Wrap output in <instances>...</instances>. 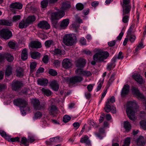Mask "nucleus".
<instances>
[{
  "label": "nucleus",
  "instance_id": "nucleus-21",
  "mask_svg": "<svg viewBox=\"0 0 146 146\" xmlns=\"http://www.w3.org/2000/svg\"><path fill=\"white\" fill-rule=\"evenodd\" d=\"M123 15H124L129 13L131 9V5H123Z\"/></svg>",
  "mask_w": 146,
  "mask_h": 146
},
{
  "label": "nucleus",
  "instance_id": "nucleus-49",
  "mask_svg": "<svg viewBox=\"0 0 146 146\" xmlns=\"http://www.w3.org/2000/svg\"><path fill=\"white\" fill-rule=\"evenodd\" d=\"M48 73L49 74L53 76H55L57 75V72L54 70L50 69L49 70Z\"/></svg>",
  "mask_w": 146,
  "mask_h": 146
},
{
  "label": "nucleus",
  "instance_id": "nucleus-26",
  "mask_svg": "<svg viewBox=\"0 0 146 146\" xmlns=\"http://www.w3.org/2000/svg\"><path fill=\"white\" fill-rule=\"evenodd\" d=\"M28 54L26 48L22 50L21 54V58L23 60H25L28 58Z\"/></svg>",
  "mask_w": 146,
  "mask_h": 146
},
{
  "label": "nucleus",
  "instance_id": "nucleus-31",
  "mask_svg": "<svg viewBox=\"0 0 146 146\" xmlns=\"http://www.w3.org/2000/svg\"><path fill=\"white\" fill-rule=\"evenodd\" d=\"M36 18L34 16H29L26 19V21L29 25L33 23L35 20Z\"/></svg>",
  "mask_w": 146,
  "mask_h": 146
},
{
  "label": "nucleus",
  "instance_id": "nucleus-55",
  "mask_svg": "<svg viewBox=\"0 0 146 146\" xmlns=\"http://www.w3.org/2000/svg\"><path fill=\"white\" fill-rule=\"evenodd\" d=\"M8 45L12 48L14 49L15 47L16 43L12 41H10L8 43Z\"/></svg>",
  "mask_w": 146,
  "mask_h": 146
},
{
  "label": "nucleus",
  "instance_id": "nucleus-33",
  "mask_svg": "<svg viewBox=\"0 0 146 146\" xmlns=\"http://www.w3.org/2000/svg\"><path fill=\"white\" fill-rule=\"evenodd\" d=\"M17 76L19 77H21L23 76V70L21 68H18L16 70Z\"/></svg>",
  "mask_w": 146,
  "mask_h": 146
},
{
  "label": "nucleus",
  "instance_id": "nucleus-48",
  "mask_svg": "<svg viewBox=\"0 0 146 146\" xmlns=\"http://www.w3.org/2000/svg\"><path fill=\"white\" fill-rule=\"evenodd\" d=\"M42 115V112L39 111H37L35 113V117L36 119H40Z\"/></svg>",
  "mask_w": 146,
  "mask_h": 146
},
{
  "label": "nucleus",
  "instance_id": "nucleus-15",
  "mask_svg": "<svg viewBox=\"0 0 146 146\" xmlns=\"http://www.w3.org/2000/svg\"><path fill=\"white\" fill-rule=\"evenodd\" d=\"M48 111L49 114L53 116H55L58 111L57 108L54 105L50 106L49 108Z\"/></svg>",
  "mask_w": 146,
  "mask_h": 146
},
{
  "label": "nucleus",
  "instance_id": "nucleus-11",
  "mask_svg": "<svg viewBox=\"0 0 146 146\" xmlns=\"http://www.w3.org/2000/svg\"><path fill=\"white\" fill-rule=\"evenodd\" d=\"M72 60L70 59L66 58L63 60L62 66L64 68L67 69L70 68L72 67Z\"/></svg>",
  "mask_w": 146,
  "mask_h": 146
},
{
  "label": "nucleus",
  "instance_id": "nucleus-16",
  "mask_svg": "<svg viewBox=\"0 0 146 146\" xmlns=\"http://www.w3.org/2000/svg\"><path fill=\"white\" fill-rule=\"evenodd\" d=\"M86 60L84 59L80 58L76 61V66L78 68H83L86 64Z\"/></svg>",
  "mask_w": 146,
  "mask_h": 146
},
{
  "label": "nucleus",
  "instance_id": "nucleus-28",
  "mask_svg": "<svg viewBox=\"0 0 146 146\" xmlns=\"http://www.w3.org/2000/svg\"><path fill=\"white\" fill-rule=\"evenodd\" d=\"M31 58L34 59L39 58L40 56V54L38 52L35 51L31 53Z\"/></svg>",
  "mask_w": 146,
  "mask_h": 146
},
{
  "label": "nucleus",
  "instance_id": "nucleus-22",
  "mask_svg": "<svg viewBox=\"0 0 146 146\" xmlns=\"http://www.w3.org/2000/svg\"><path fill=\"white\" fill-rule=\"evenodd\" d=\"M136 142L137 145L143 146L145 142L143 137L140 136L137 139Z\"/></svg>",
  "mask_w": 146,
  "mask_h": 146
},
{
  "label": "nucleus",
  "instance_id": "nucleus-44",
  "mask_svg": "<svg viewBox=\"0 0 146 146\" xmlns=\"http://www.w3.org/2000/svg\"><path fill=\"white\" fill-rule=\"evenodd\" d=\"M76 7V9L80 11L82 10L84 8L83 5L80 3H78L77 4Z\"/></svg>",
  "mask_w": 146,
  "mask_h": 146
},
{
  "label": "nucleus",
  "instance_id": "nucleus-30",
  "mask_svg": "<svg viewBox=\"0 0 146 146\" xmlns=\"http://www.w3.org/2000/svg\"><path fill=\"white\" fill-rule=\"evenodd\" d=\"M41 91L42 94L47 96H50L52 94V92L49 89H46L44 88L41 89Z\"/></svg>",
  "mask_w": 146,
  "mask_h": 146
},
{
  "label": "nucleus",
  "instance_id": "nucleus-1",
  "mask_svg": "<svg viewBox=\"0 0 146 146\" xmlns=\"http://www.w3.org/2000/svg\"><path fill=\"white\" fill-rule=\"evenodd\" d=\"M137 104L136 102L129 101L127 102L126 111L130 119L133 121L135 119V111H137Z\"/></svg>",
  "mask_w": 146,
  "mask_h": 146
},
{
  "label": "nucleus",
  "instance_id": "nucleus-14",
  "mask_svg": "<svg viewBox=\"0 0 146 146\" xmlns=\"http://www.w3.org/2000/svg\"><path fill=\"white\" fill-rule=\"evenodd\" d=\"M80 142L81 143H84L86 145L90 146L91 145V141L89 137L87 135H84L80 138Z\"/></svg>",
  "mask_w": 146,
  "mask_h": 146
},
{
  "label": "nucleus",
  "instance_id": "nucleus-13",
  "mask_svg": "<svg viewBox=\"0 0 146 146\" xmlns=\"http://www.w3.org/2000/svg\"><path fill=\"white\" fill-rule=\"evenodd\" d=\"M38 27L40 28L49 29L50 28V25L48 23L45 21H40L38 24Z\"/></svg>",
  "mask_w": 146,
  "mask_h": 146
},
{
  "label": "nucleus",
  "instance_id": "nucleus-2",
  "mask_svg": "<svg viewBox=\"0 0 146 146\" xmlns=\"http://www.w3.org/2000/svg\"><path fill=\"white\" fill-rule=\"evenodd\" d=\"M70 7L69 2L65 1L62 3L61 10L57 12H53L51 13V17L52 20L59 19L64 16L65 15L64 11L67 10Z\"/></svg>",
  "mask_w": 146,
  "mask_h": 146
},
{
  "label": "nucleus",
  "instance_id": "nucleus-25",
  "mask_svg": "<svg viewBox=\"0 0 146 146\" xmlns=\"http://www.w3.org/2000/svg\"><path fill=\"white\" fill-rule=\"evenodd\" d=\"M37 82L38 84L42 86H46L48 83L47 79L45 78L39 79L37 80Z\"/></svg>",
  "mask_w": 146,
  "mask_h": 146
},
{
  "label": "nucleus",
  "instance_id": "nucleus-41",
  "mask_svg": "<svg viewBox=\"0 0 146 146\" xmlns=\"http://www.w3.org/2000/svg\"><path fill=\"white\" fill-rule=\"evenodd\" d=\"M131 142V139L129 137H127L125 139L123 146H129Z\"/></svg>",
  "mask_w": 146,
  "mask_h": 146
},
{
  "label": "nucleus",
  "instance_id": "nucleus-45",
  "mask_svg": "<svg viewBox=\"0 0 146 146\" xmlns=\"http://www.w3.org/2000/svg\"><path fill=\"white\" fill-rule=\"evenodd\" d=\"M21 19V16L20 15H15L14 16L12 19L13 22H16Z\"/></svg>",
  "mask_w": 146,
  "mask_h": 146
},
{
  "label": "nucleus",
  "instance_id": "nucleus-17",
  "mask_svg": "<svg viewBox=\"0 0 146 146\" xmlns=\"http://www.w3.org/2000/svg\"><path fill=\"white\" fill-rule=\"evenodd\" d=\"M29 46L32 48H38L42 46L41 43L38 41H32L29 44Z\"/></svg>",
  "mask_w": 146,
  "mask_h": 146
},
{
  "label": "nucleus",
  "instance_id": "nucleus-12",
  "mask_svg": "<svg viewBox=\"0 0 146 146\" xmlns=\"http://www.w3.org/2000/svg\"><path fill=\"white\" fill-rule=\"evenodd\" d=\"M129 86L128 84L125 85L121 92V95L122 98L126 96L127 95L129 92Z\"/></svg>",
  "mask_w": 146,
  "mask_h": 146
},
{
  "label": "nucleus",
  "instance_id": "nucleus-8",
  "mask_svg": "<svg viewBox=\"0 0 146 146\" xmlns=\"http://www.w3.org/2000/svg\"><path fill=\"white\" fill-rule=\"evenodd\" d=\"M105 111L108 113L110 111L113 113H115L116 110L115 107L113 105H111V104L109 101H108L106 103V104L104 108Z\"/></svg>",
  "mask_w": 146,
  "mask_h": 146
},
{
  "label": "nucleus",
  "instance_id": "nucleus-47",
  "mask_svg": "<svg viewBox=\"0 0 146 146\" xmlns=\"http://www.w3.org/2000/svg\"><path fill=\"white\" fill-rule=\"evenodd\" d=\"M104 79H103L102 81H101V80H100L99 82L98 83V86L97 88V91H98L101 89L102 85L103 83V80Z\"/></svg>",
  "mask_w": 146,
  "mask_h": 146
},
{
  "label": "nucleus",
  "instance_id": "nucleus-24",
  "mask_svg": "<svg viewBox=\"0 0 146 146\" xmlns=\"http://www.w3.org/2000/svg\"><path fill=\"white\" fill-rule=\"evenodd\" d=\"M50 85L54 90L55 91L58 90L59 87L57 81L55 80L52 81L50 84Z\"/></svg>",
  "mask_w": 146,
  "mask_h": 146
},
{
  "label": "nucleus",
  "instance_id": "nucleus-54",
  "mask_svg": "<svg viewBox=\"0 0 146 146\" xmlns=\"http://www.w3.org/2000/svg\"><path fill=\"white\" fill-rule=\"evenodd\" d=\"M46 104L45 103L41 104H39L37 110H40L42 109H44L45 108Z\"/></svg>",
  "mask_w": 146,
  "mask_h": 146
},
{
  "label": "nucleus",
  "instance_id": "nucleus-58",
  "mask_svg": "<svg viewBox=\"0 0 146 146\" xmlns=\"http://www.w3.org/2000/svg\"><path fill=\"white\" fill-rule=\"evenodd\" d=\"M30 89L29 88H24L21 91L22 93L24 94H29V92L30 91Z\"/></svg>",
  "mask_w": 146,
  "mask_h": 146
},
{
  "label": "nucleus",
  "instance_id": "nucleus-23",
  "mask_svg": "<svg viewBox=\"0 0 146 146\" xmlns=\"http://www.w3.org/2000/svg\"><path fill=\"white\" fill-rule=\"evenodd\" d=\"M23 7L22 5L19 3L15 2L12 3L10 5V7L13 9H21Z\"/></svg>",
  "mask_w": 146,
  "mask_h": 146
},
{
  "label": "nucleus",
  "instance_id": "nucleus-34",
  "mask_svg": "<svg viewBox=\"0 0 146 146\" xmlns=\"http://www.w3.org/2000/svg\"><path fill=\"white\" fill-rule=\"evenodd\" d=\"M126 37L129 38V41L132 43H133L135 41L136 38L135 35L132 34L127 35Z\"/></svg>",
  "mask_w": 146,
  "mask_h": 146
},
{
  "label": "nucleus",
  "instance_id": "nucleus-32",
  "mask_svg": "<svg viewBox=\"0 0 146 146\" xmlns=\"http://www.w3.org/2000/svg\"><path fill=\"white\" fill-rule=\"evenodd\" d=\"M0 25L11 26L12 25V23L8 21L0 20Z\"/></svg>",
  "mask_w": 146,
  "mask_h": 146
},
{
  "label": "nucleus",
  "instance_id": "nucleus-64",
  "mask_svg": "<svg viewBox=\"0 0 146 146\" xmlns=\"http://www.w3.org/2000/svg\"><path fill=\"white\" fill-rule=\"evenodd\" d=\"M60 62L58 60H55L54 61L53 64L54 66L56 67L58 66L60 64Z\"/></svg>",
  "mask_w": 146,
  "mask_h": 146
},
{
  "label": "nucleus",
  "instance_id": "nucleus-53",
  "mask_svg": "<svg viewBox=\"0 0 146 146\" xmlns=\"http://www.w3.org/2000/svg\"><path fill=\"white\" fill-rule=\"evenodd\" d=\"M75 72L77 74L83 75V72L84 71L82 68H78L76 70Z\"/></svg>",
  "mask_w": 146,
  "mask_h": 146
},
{
  "label": "nucleus",
  "instance_id": "nucleus-35",
  "mask_svg": "<svg viewBox=\"0 0 146 146\" xmlns=\"http://www.w3.org/2000/svg\"><path fill=\"white\" fill-rule=\"evenodd\" d=\"M33 103L34 109L37 110V108L38 107L40 103L39 100L36 99H33Z\"/></svg>",
  "mask_w": 146,
  "mask_h": 146
},
{
  "label": "nucleus",
  "instance_id": "nucleus-3",
  "mask_svg": "<svg viewBox=\"0 0 146 146\" xmlns=\"http://www.w3.org/2000/svg\"><path fill=\"white\" fill-rule=\"evenodd\" d=\"M109 55V54L107 51L98 49L97 52L93 55V58L94 60L92 61L91 63L92 65H94L96 64V62H102L104 59H106Z\"/></svg>",
  "mask_w": 146,
  "mask_h": 146
},
{
  "label": "nucleus",
  "instance_id": "nucleus-10",
  "mask_svg": "<svg viewBox=\"0 0 146 146\" xmlns=\"http://www.w3.org/2000/svg\"><path fill=\"white\" fill-rule=\"evenodd\" d=\"M132 91L134 94L137 97V98L140 99H144V97L143 95L141 93L138 88L133 87L132 88Z\"/></svg>",
  "mask_w": 146,
  "mask_h": 146
},
{
  "label": "nucleus",
  "instance_id": "nucleus-52",
  "mask_svg": "<svg viewBox=\"0 0 146 146\" xmlns=\"http://www.w3.org/2000/svg\"><path fill=\"white\" fill-rule=\"evenodd\" d=\"M140 124L144 129H146V120L141 121L140 122Z\"/></svg>",
  "mask_w": 146,
  "mask_h": 146
},
{
  "label": "nucleus",
  "instance_id": "nucleus-40",
  "mask_svg": "<svg viewBox=\"0 0 146 146\" xmlns=\"http://www.w3.org/2000/svg\"><path fill=\"white\" fill-rule=\"evenodd\" d=\"M44 44L46 47L47 48H49L52 45H54V42L52 40H47L45 42Z\"/></svg>",
  "mask_w": 146,
  "mask_h": 146
},
{
  "label": "nucleus",
  "instance_id": "nucleus-61",
  "mask_svg": "<svg viewBox=\"0 0 146 146\" xmlns=\"http://www.w3.org/2000/svg\"><path fill=\"white\" fill-rule=\"evenodd\" d=\"M133 28V26L131 25L127 31V35L132 34V33Z\"/></svg>",
  "mask_w": 146,
  "mask_h": 146
},
{
  "label": "nucleus",
  "instance_id": "nucleus-62",
  "mask_svg": "<svg viewBox=\"0 0 146 146\" xmlns=\"http://www.w3.org/2000/svg\"><path fill=\"white\" fill-rule=\"evenodd\" d=\"M116 42V40H113L109 42L108 43V44L110 46H113L115 45Z\"/></svg>",
  "mask_w": 146,
  "mask_h": 146
},
{
  "label": "nucleus",
  "instance_id": "nucleus-46",
  "mask_svg": "<svg viewBox=\"0 0 146 146\" xmlns=\"http://www.w3.org/2000/svg\"><path fill=\"white\" fill-rule=\"evenodd\" d=\"M71 117L68 115H65L64 116L63 121L64 123H67L71 119Z\"/></svg>",
  "mask_w": 146,
  "mask_h": 146
},
{
  "label": "nucleus",
  "instance_id": "nucleus-20",
  "mask_svg": "<svg viewBox=\"0 0 146 146\" xmlns=\"http://www.w3.org/2000/svg\"><path fill=\"white\" fill-rule=\"evenodd\" d=\"M133 77L135 80L139 84H141L145 82V81L143 79L142 76L139 74H135L133 75Z\"/></svg>",
  "mask_w": 146,
  "mask_h": 146
},
{
  "label": "nucleus",
  "instance_id": "nucleus-63",
  "mask_svg": "<svg viewBox=\"0 0 146 146\" xmlns=\"http://www.w3.org/2000/svg\"><path fill=\"white\" fill-rule=\"evenodd\" d=\"M80 43L82 45H85L86 44V40L84 38H81L80 40Z\"/></svg>",
  "mask_w": 146,
  "mask_h": 146
},
{
  "label": "nucleus",
  "instance_id": "nucleus-56",
  "mask_svg": "<svg viewBox=\"0 0 146 146\" xmlns=\"http://www.w3.org/2000/svg\"><path fill=\"white\" fill-rule=\"evenodd\" d=\"M115 66V64H113L112 63H111L109 64L108 65L107 69L108 70H110L111 68H114Z\"/></svg>",
  "mask_w": 146,
  "mask_h": 146
},
{
  "label": "nucleus",
  "instance_id": "nucleus-5",
  "mask_svg": "<svg viewBox=\"0 0 146 146\" xmlns=\"http://www.w3.org/2000/svg\"><path fill=\"white\" fill-rule=\"evenodd\" d=\"M63 41L66 46H71L75 43L76 40L73 38L72 36L70 34L65 35L63 38Z\"/></svg>",
  "mask_w": 146,
  "mask_h": 146
},
{
  "label": "nucleus",
  "instance_id": "nucleus-6",
  "mask_svg": "<svg viewBox=\"0 0 146 146\" xmlns=\"http://www.w3.org/2000/svg\"><path fill=\"white\" fill-rule=\"evenodd\" d=\"M0 36L4 39L7 40L12 36V34L9 29H3L0 31Z\"/></svg>",
  "mask_w": 146,
  "mask_h": 146
},
{
  "label": "nucleus",
  "instance_id": "nucleus-43",
  "mask_svg": "<svg viewBox=\"0 0 146 146\" xmlns=\"http://www.w3.org/2000/svg\"><path fill=\"white\" fill-rule=\"evenodd\" d=\"M36 63L35 62H32L30 65V68L31 71L32 72H33L36 68Z\"/></svg>",
  "mask_w": 146,
  "mask_h": 146
},
{
  "label": "nucleus",
  "instance_id": "nucleus-7",
  "mask_svg": "<svg viewBox=\"0 0 146 146\" xmlns=\"http://www.w3.org/2000/svg\"><path fill=\"white\" fill-rule=\"evenodd\" d=\"M82 78L81 76H76L70 78L68 77L64 78V80L66 82H69L70 84H74L81 82L82 80Z\"/></svg>",
  "mask_w": 146,
  "mask_h": 146
},
{
  "label": "nucleus",
  "instance_id": "nucleus-37",
  "mask_svg": "<svg viewBox=\"0 0 146 146\" xmlns=\"http://www.w3.org/2000/svg\"><path fill=\"white\" fill-rule=\"evenodd\" d=\"M12 73V68L10 66H8L5 71V75L8 76H10Z\"/></svg>",
  "mask_w": 146,
  "mask_h": 146
},
{
  "label": "nucleus",
  "instance_id": "nucleus-50",
  "mask_svg": "<svg viewBox=\"0 0 146 146\" xmlns=\"http://www.w3.org/2000/svg\"><path fill=\"white\" fill-rule=\"evenodd\" d=\"M49 58L48 55H44L42 58V61L45 64L47 63L49 61Z\"/></svg>",
  "mask_w": 146,
  "mask_h": 146
},
{
  "label": "nucleus",
  "instance_id": "nucleus-59",
  "mask_svg": "<svg viewBox=\"0 0 146 146\" xmlns=\"http://www.w3.org/2000/svg\"><path fill=\"white\" fill-rule=\"evenodd\" d=\"M92 75L91 73L89 71H84L83 72V76H90Z\"/></svg>",
  "mask_w": 146,
  "mask_h": 146
},
{
  "label": "nucleus",
  "instance_id": "nucleus-60",
  "mask_svg": "<svg viewBox=\"0 0 146 146\" xmlns=\"http://www.w3.org/2000/svg\"><path fill=\"white\" fill-rule=\"evenodd\" d=\"M44 71V69L42 67L39 68L36 71V74H38L40 73L43 72Z\"/></svg>",
  "mask_w": 146,
  "mask_h": 146
},
{
  "label": "nucleus",
  "instance_id": "nucleus-9",
  "mask_svg": "<svg viewBox=\"0 0 146 146\" xmlns=\"http://www.w3.org/2000/svg\"><path fill=\"white\" fill-rule=\"evenodd\" d=\"M12 88L13 90L17 91L23 86L22 81L18 80H14L12 82Z\"/></svg>",
  "mask_w": 146,
  "mask_h": 146
},
{
  "label": "nucleus",
  "instance_id": "nucleus-29",
  "mask_svg": "<svg viewBox=\"0 0 146 146\" xmlns=\"http://www.w3.org/2000/svg\"><path fill=\"white\" fill-rule=\"evenodd\" d=\"M54 54L58 56H61L65 54L64 51H62L60 49L56 48L53 50Z\"/></svg>",
  "mask_w": 146,
  "mask_h": 146
},
{
  "label": "nucleus",
  "instance_id": "nucleus-27",
  "mask_svg": "<svg viewBox=\"0 0 146 146\" xmlns=\"http://www.w3.org/2000/svg\"><path fill=\"white\" fill-rule=\"evenodd\" d=\"M26 20H22L19 23V27L20 29L25 28L29 26Z\"/></svg>",
  "mask_w": 146,
  "mask_h": 146
},
{
  "label": "nucleus",
  "instance_id": "nucleus-36",
  "mask_svg": "<svg viewBox=\"0 0 146 146\" xmlns=\"http://www.w3.org/2000/svg\"><path fill=\"white\" fill-rule=\"evenodd\" d=\"M124 127L126 131L128 132L131 129V126L129 122L125 121L124 123Z\"/></svg>",
  "mask_w": 146,
  "mask_h": 146
},
{
  "label": "nucleus",
  "instance_id": "nucleus-51",
  "mask_svg": "<svg viewBox=\"0 0 146 146\" xmlns=\"http://www.w3.org/2000/svg\"><path fill=\"white\" fill-rule=\"evenodd\" d=\"M143 47V43L142 42H140L135 49V52H137L139 50Z\"/></svg>",
  "mask_w": 146,
  "mask_h": 146
},
{
  "label": "nucleus",
  "instance_id": "nucleus-4",
  "mask_svg": "<svg viewBox=\"0 0 146 146\" xmlns=\"http://www.w3.org/2000/svg\"><path fill=\"white\" fill-rule=\"evenodd\" d=\"M14 105L19 106L20 108L21 111L22 115H26V112L24 110V108L26 106L27 104V101L24 99L19 98L15 100L13 102Z\"/></svg>",
  "mask_w": 146,
  "mask_h": 146
},
{
  "label": "nucleus",
  "instance_id": "nucleus-19",
  "mask_svg": "<svg viewBox=\"0 0 146 146\" xmlns=\"http://www.w3.org/2000/svg\"><path fill=\"white\" fill-rule=\"evenodd\" d=\"M5 56L7 57L9 56L11 58L10 59H7V61L9 62H11L13 60V57L11 54L9 53H5L0 54V62L2 61L5 59Z\"/></svg>",
  "mask_w": 146,
  "mask_h": 146
},
{
  "label": "nucleus",
  "instance_id": "nucleus-39",
  "mask_svg": "<svg viewBox=\"0 0 146 146\" xmlns=\"http://www.w3.org/2000/svg\"><path fill=\"white\" fill-rule=\"evenodd\" d=\"M48 3H49L48 0H43L40 3L42 8H44L46 7L48 5Z\"/></svg>",
  "mask_w": 146,
  "mask_h": 146
},
{
  "label": "nucleus",
  "instance_id": "nucleus-38",
  "mask_svg": "<svg viewBox=\"0 0 146 146\" xmlns=\"http://www.w3.org/2000/svg\"><path fill=\"white\" fill-rule=\"evenodd\" d=\"M50 140L52 143H58L60 141V137L58 136L50 138Z\"/></svg>",
  "mask_w": 146,
  "mask_h": 146
},
{
  "label": "nucleus",
  "instance_id": "nucleus-57",
  "mask_svg": "<svg viewBox=\"0 0 146 146\" xmlns=\"http://www.w3.org/2000/svg\"><path fill=\"white\" fill-rule=\"evenodd\" d=\"M129 19V17L128 16L126 15L123 17L122 21L124 23H126L128 21Z\"/></svg>",
  "mask_w": 146,
  "mask_h": 146
},
{
  "label": "nucleus",
  "instance_id": "nucleus-42",
  "mask_svg": "<svg viewBox=\"0 0 146 146\" xmlns=\"http://www.w3.org/2000/svg\"><path fill=\"white\" fill-rule=\"evenodd\" d=\"M20 142L21 143L23 144L25 146H28L29 145L27 143L28 140L25 137H22Z\"/></svg>",
  "mask_w": 146,
  "mask_h": 146
},
{
  "label": "nucleus",
  "instance_id": "nucleus-18",
  "mask_svg": "<svg viewBox=\"0 0 146 146\" xmlns=\"http://www.w3.org/2000/svg\"><path fill=\"white\" fill-rule=\"evenodd\" d=\"M69 20L66 19H63L60 23V27L61 29H65L69 23Z\"/></svg>",
  "mask_w": 146,
  "mask_h": 146
}]
</instances>
